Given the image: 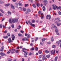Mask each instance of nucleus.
I'll list each match as a JSON object with an SVG mask.
<instances>
[{"instance_id":"nucleus-38","label":"nucleus","mask_w":61,"mask_h":61,"mask_svg":"<svg viewBox=\"0 0 61 61\" xmlns=\"http://www.w3.org/2000/svg\"><path fill=\"white\" fill-rule=\"evenodd\" d=\"M52 47L53 48H55L56 47V46L55 45H53L52 46Z\"/></svg>"},{"instance_id":"nucleus-9","label":"nucleus","mask_w":61,"mask_h":61,"mask_svg":"<svg viewBox=\"0 0 61 61\" xmlns=\"http://www.w3.org/2000/svg\"><path fill=\"white\" fill-rule=\"evenodd\" d=\"M42 60L43 61L44 60H45V59H46V56H45V55H43L42 56Z\"/></svg>"},{"instance_id":"nucleus-30","label":"nucleus","mask_w":61,"mask_h":61,"mask_svg":"<svg viewBox=\"0 0 61 61\" xmlns=\"http://www.w3.org/2000/svg\"><path fill=\"white\" fill-rule=\"evenodd\" d=\"M19 10H22V8L21 7H19Z\"/></svg>"},{"instance_id":"nucleus-1","label":"nucleus","mask_w":61,"mask_h":61,"mask_svg":"<svg viewBox=\"0 0 61 61\" xmlns=\"http://www.w3.org/2000/svg\"><path fill=\"white\" fill-rule=\"evenodd\" d=\"M25 50L26 51L27 50V49L25 48H23L22 49V50L23 52H24V57H27V56L26 55H28V54H27L28 52L26 51H24V50Z\"/></svg>"},{"instance_id":"nucleus-34","label":"nucleus","mask_w":61,"mask_h":61,"mask_svg":"<svg viewBox=\"0 0 61 61\" xmlns=\"http://www.w3.org/2000/svg\"><path fill=\"white\" fill-rule=\"evenodd\" d=\"M9 5H10V4H6L5 5V6H9Z\"/></svg>"},{"instance_id":"nucleus-64","label":"nucleus","mask_w":61,"mask_h":61,"mask_svg":"<svg viewBox=\"0 0 61 61\" xmlns=\"http://www.w3.org/2000/svg\"><path fill=\"white\" fill-rule=\"evenodd\" d=\"M25 61V60L24 59L22 58V61Z\"/></svg>"},{"instance_id":"nucleus-8","label":"nucleus","mask_w":61,"mask_h":61,"mask_svg":"<svg viewBox=\"0 0 61 61\" xmlns=\"http://www.w3.org/2000/svg\"><path fill=\"white\" fill-rule=\"evenodd\" d=\"M8 43H11V42H12L13 41H12L11 40V38H9V39H8Z\"/></svg>"},{"instance_id":"nucleus-50","label":"nucleus","mask_w":61,"mask_h":61,"mask_svg":"<svg viewBox=\"0 0 61 61\" xmlns=\"http://www.w3.org/2000/svg\"><path fill=\"white\" fill-rule=\"evenodd\" d=\"M28 23H29L30 25L32 23L30 22V20H29Z\"/></svg>"},{"instance_id":"nucleus-7","label":"nucleus","mask_w":61,"mask_h":61,"mask_svg":"<svg viewBox=\"0 0 61 61\" xmlns=\"http://www.w3.org/2000/svg\"><path fill=\"white\" fill-rule=\"evenodd\" d=\"M22 40L23 41H26L28 40H27V38L25 37L24 38H23V39H22Z\"/></svg>"},{"instance_id":"nucleus-13","label":"nucleus","mask_w":61,"mask_h":61,"mask_svg":"<svg viewBox=\"0 0 61 61\" xmlns=\"http://www.w3.org/2000/svg\"><path fill=\"white\" fill-rule=\"evenodd\" d=\"M0 55L2 57H3V56H5V54L4 53L1 52L0 53Z\"/></svg>"},{"instance_id":"nucleus-17","label":"nucleus","mask_w":61,"mask_h":61,"mask_svg":"<svg viewBox=\"0 0 61 61\" xmlns=\"http://www.w3.org/2000/svg\"><path fill=\"white\" fill-rule=\"evenodd\" d=\"M56 8L57 9H60L61 8V6H59V7L57 6H56Z\"/></svg>"},{"instance_id":"nucleus-15","label":"nucleus","mask_w":61,"mask_h":61,"mask_svg":"<svg viewBox=\"0 0 61 61\" xmlns=\"http://www.w3.org/2000/svg\"><path fill=\"white\" fill-rule=\"evenodd\" d=\"M58 57L57 56L55 57L54 59V61H57V58Z\"/></svg>"},{"instance_id":"nucleus-32","label":"nucleus","mask_w":61,"mask_h":61,"mask_svg":"<svg viewBox=\"0 0 61 61\" xmlns=\"http://www.w3.org/2000/svg\"><path fill=\"white\" fill-rule=\"evenodd\" d=\"M42 57V55H40L39 56V59H40L41 57Z\"/></svg>"},{"instance_id":"nucleus-14","label":"nucleus","mask_w":61,"mask_h":61,"mask_svg":"<svg viewBox=\"0 0 61 61\" xmlns=\"http://www.w3.org/2000/svg\"><path fill=\"white\" fill-rule=\"evenodd\" d=\"M57 25V26H60V25H61V23H57L56 24Z\"/></svg>"},{"instance_id":"nucleus-2","label":"nucleus","mask_w":61,"mask_h":61,"mask_svg":"<svg viewBox=\"0 0 61 61\" xmlns=\"http://www.w3.org/2000/svg\"><path fill=\"white\" fill-rule=\"evenodd\" d=\"M18 21V19L17 18H15L12 20V22L13 23H17Z\"/></svg>"},{"instance_id":"nucleus-5","label":"nucleus","mask_w":61,"mask_h":61,"mask_svg":"<svg viewBox=\"0 0 61 61\" xmlns=\"http://www.w3.org/2000/svg\"><path fill=\"white\" fill-rule=\"evenodd\" d=\"M52 6L53 7V9L54 10H56V8L55 7V6L56 7V6H57L55 4H53L52 5Z\"/></svg>"},{"instance_id":"nucleus-19","label":"nucleus","mask_w":61,"mask_h":61,"mask_svg":"<svg viewBox=\"0 0 61 61\" xmlns=\"http://www.w3.org/2000/svg\"><path fill=\"white\" fill-rule=\"evenodd\" d=\"M43 11H45V10H46V8H45V6L43 7Z\"/></svg>"},{"instance_id":"nucleus-4","label":"nucleus","mask_w":61,"mask_h":61,"mask_svg":"<svg viewBox=\"0 0 61 61\" xmlns=\"http://www.w3.org/2000/svg\"><path fill=\"white\" fill-rule=\"evenodd\" d=\"M61 42V40H59V41H58L56 42V43H57V44H58V46H59V45L60 44V42Z\"/></svg>"},{"instance_id":"nucleus-49","label":"nucleus","mask_w":61,"mask_h":61,"mask_svg":"<svg viewBox=\"0 0 61 61\" xmlns=\"http://www.w3.org/2000/svg\"><path fill=\"white\" fill-rule=\"evenodd\" d=\"M35 49L36 51H37V50H38V48L37 47H36L35 48Z\"/></svg>"},{"instance_id":"nucleus-31","label":"nucleus","mask_w":61,"mask_h":61,"mask_svg":"<svg viewBox=\"0 0 61 61\" xmlns=\"http://www.w3.org/2000/svg\"><path fill=\"white\" fill-rule=\"evenodd\" d=\"M36 5L38 7H39L40 5V4L39 3H37L36 4Z\"/></svg>"},{"instance_id":"nucleus-56","label":"nucleus","mask_w":61,"mask_h":61,"mask_svg":"<svg viewBox=\"0 0 61 61\" xmlns=\"http://www.w3.org/2000/svg\"><path fill=\"white\" fill-rule=\"evenodd\" d=\"M3 26L4 28H5V25H3Z\"/></svg>"},{"instance_id":"nucleus-62","label":"nucleus","mask_w":61,"mask_h":61,"mask_svg":"<svg viewBox=\"0 0 61 61\" xmlns=\"http://www.w3.org/2000/svg\"><path fill=\"white\" fill-rule=\"evenodd\" d=\"M7 35H8V36H10V33H8L7 34Z\"/></svg>"},{"instance_id":"nucleus-26","label":"nucleus","mask_w":61,"mask_h":61,"mask_svg":"<svg viewBox=\"0 0 61 61\" xmlns=\"http://www.w3.org/2000/svg\"><path fill=\"white\" fill-rule=\"evenodd\" d=\"M11 20H12L11 19H10L9 20V22L11 24H12V21H11Z\"/></svg>"},{"instance_id":"nucleus-39","label":"nucleus","mask_w":61,"mask_h":61,"mask_svg":"<svg viewBox=\"0 0 61 61\" xmlns=\"http://www.w3.org/2000/svg\"><path fill=\"white\" fill-rule=\"evenodd\" d=\"M11 26L12 28H14V25L13 24H12L11 25Z\"/></svg>"},{"instance_id":"nucleus-20","label":"nucleus","mask_w":61,"mask_h":61,"mask_svg":"<svg viewBox=\"0 0 61 61\" xmlns=\"http://www.w3.org/2000/svg\"><path fill=\"white\" fill-rule=\"evenodd\" d=\"M30 25H31V26H33V27H35V25L32 24V23L30 24Z\"/></svg>"},{"instance_id":"nucleus-43","label":"nucleus","mask_w":61,"mask_h":61,"mask_svg":"<svg viewBox=\"0 0 61 61\" xmlns=\"http://www.w3.org/2000/svg\"><path fill=\"white\" fill-rule=\"evenodd\" d=\"M48 58H49L50 57V55H47L46 56Z\"/></svg>"},{"instance_id":"nucleus-40","label":"nucleus","mask_w":61,"mask_h":61,"mask_svg":"<svg viewBox=\"0 0 61 61\" xmlns=\"http://www.w3.org/2000/svg\"><path fill=\"white\" fill-rule=\"evenodd\" d=\"M15 52L16 53H19V51H18V50H16L15 51Z\"/></svg>"},{"instance_id":"nucleus-52","label":"nucleus","mask_w":61,"mask_h":61,"mask_svg":"<svg viewBox=\"0 0 61 61\" xmlns=\"http://www.w3.org/2000/svg\"><path fill=\"white\" fill-rule=\"evenodd\" d=\"M38 39V37H36V39H35V41H37V40Z\"/></svg>"},{"instance_id":"nucleus-36","label":"nucleus","mask_w":61,"mask_h":61,"mask_svg":"<svg viewBox=\"0 0 61 61\" xmlns=\"http://www.w3.org/2000/svg\"><path fill=\"white\" fill-rule=\"evenodd\" d=\"M18 36H23V35L21 34H18Z\"/></svg>"},{"instance_id":"nucleus-28","label":"nucleus","mask_w":61,"mask_h":61,"mask_svg":"<svg viewBox=\"0 0 61 61\" xmlns=\"http://www.w3.org/2000/svg\"><path fill=\"white\" fill-rule=\"evenodd\" d=\"M48 17L49 19H50L51 17V15H48Z\"/></svg>"},{"instance_id":"nucleus-54","label":"nucleus","mask_w":61,"mask_h":61,"mask_svg":"<svg viewBox=\"0 0 61 61\" xmlns=\"http://www.w3.org/2000/svg\"><path fill=\"white\" fill-rule=\"evenodd\" d=\"M30 36V35L29 34L27 36V37H28V38H29V37Z\"/></svg>"},{"instance_id":"nucleus-12","label":"nucleus","mask_w":61,"mask_h":61,"mask_svg":"<svg viewBox=\"0 0 61 61\" xmlns=\"http://www.w3.org/2000/svg\"><path fill=\"white\" fill-rule=\"evenodd\" d=\"M41 19H43V18H44V16H43L44 15V14H43V13H42L41 14Z\"/></svg>"},{"instance_id":"nucleus-23","label":"nucleus","mask_w":61,"mask_h":61,"mask_svg":"<svg viewBox=\"0 0 61 61\" xmlns=\"http://www.w3.org/2000/svg\"><path fill=\"white\" fill-rule=\"evenodd\" d=\"M0 11L2 13H3V14L4 13V11H3V10L0 9Z\"/></svg>"},{"instance_id":"nucleus-58","label":"nucleus","mask_w":61,"mask_h":61,"mask_svg":"<svg viewBox=\"0 0 61 61\" xmlns=\"http://www.w3.org/2000/svg\"><path fill=\"white\" fill-rule=\"evenodd\" d=\"M5 19V18H3L2 19V21H3Z\"/></svg>"},{"instance_id":"nucleus-59","label":"nucleus","mask_w":61,"mask_h":61,"mask_svg":"<svg viewBox=\"0 0 61 61\" xmlns=\"http://www.w3.org/2000/svg\"><path fill=\"white\" fill-rule=\"evenodd\" d=\"M20 32H21V33H22V34H23V33H24V31H23V30L20 31Z\"/></svg>"},{"instance_id":"nucleus-37","label":"nucleus","mask_w":61,"mask_h":61,"mask_svg":"<svg viewBox=\"0 0 61 61\" xmlns=\"http://www.w3.org/2000/svg\"><path fill=\"white\" fill-rule=\"evenodd\" d=\"M55 20H60V18H57L55 19Z\"/></svg>"},{"instance_id":"nucleus-48","label":"nucleus","mask_w":61,"mask_h":61,"mask_svg":"<svg viewBox=\"0 0 61 61\" xmlns=\"http://www.w3.org/2000/svg\"><path fill=\"white\" fill-rule=\"evenodd\" d=\"M51 40L52 41H54V39H53V36L52 37Z\"/></svg>"},{"instance_id":"nucleus-18","label":"nucleus","mask_w":61,"mask_h":61,"mask_svg":"<svg viewBox=\"0 0 61 61\" xmlns=\"http://www.w3.org/2000/svg\"><path fill=\"white\" fill-rule=\"evenodd\" d=\"M19 5H20V6H22V4L20 2H19Z\"/></svg>"},{"instance_id":"nucleus-44","label":"nucleus","mask_w":61,"mask_h":61,"mask_svg":"<svg viewBox=\"0 0 61 61\" xmlns=\"http://www.w3.org/2000/svg\"><path fill=\"white\" fill-rule=\"evenodd\" d=\"M44 3H47V2H48V1L47 0H45L44 1H43Z\"/></svg>"},{"instance_id":"nucleus-63","label":"nucleus","mask_w":61,"mask_h":61,"mask_svg":"<svg viewBox=\"0 0 61 61\" xmlns=\"http://www.w3.org/2000/svg\"><path fill=\"white\" fill-rule=\"evenodd\" d=\"M41 11H39V14H41Z\"/></svg>"},{"instance_id":"nucleus-25","label":"nucleus","mask_w":61,"mask_h":61,"mask_svg":"<svg viewBox=\"0 0 61 61\" xmlns=\"http://www.w3.org/2000/svg\"><path fill=\"white\" fill-rule=\"evenodd\" d=\"M38 53L39 54H42V52L40 51H38Z\"/></svg>"},{"instance_id":"nucleus-60","label":"nucleus","mask_w":61,"mask_h":61,"mask_svg":"<svg viewBox=\"0 0 61 61\" xmlns=\"http://www.w3.org/2000/svg\"><path fill=\"white\" fill-rule=\"evenodd\" d=\"M52 10V8L50 7L49 9V11H50V10Z\"/></svg>"},{"instance_id":"nucleus-10","label":"nucleus","mask_w":61,"mask_h":61,"mask_svg":"<svg viewBox=\"0 0 61 61\" xmlns=\"http://www.w3.org/2000/svg\"><path fill=\"white\" fill-rule=\"evenodd\" d=\"M31 10L30 9H29L27 10V11L25 13L26 14H28V13H29V12H30Z\"/></svg>"},{"instance_id":"nucleus-46","label":"nucleus","mask_w":61,"mask_h":61,"mask_svg":"<svg viewBox=\"0 0 61 61\" xmlns=\"http://www.w3.org/2000/svg\"><path fill=\"white\" fill-rule=\"evenodd\" d=\"M19 28H18L17 29H20L21 28V26L20 25H19L18 26Z\"/></svg>"},{"instance_id":"nucleus-57","label":"nucleus","mask_w":61,"mask_h":61,"mask_svg":"<svg viewBox=\"0 0 61 61\" xmlns=\"http://www.w3.org/2000/svg\"><path fill=\"white\" fill-rule=\"evenodd\" d=\"M0 28L2 27V24H0Z\"/></svg>"},{"instance_id":"nucleus-55","label":"nucleus","mask_w":61,"mask_h":61,"mask_svg":"<svg viewBox=\"0 0 61 61\" xmlns=\"http://www.w3.org/2000/svg\"><path fill=\"white\" fill-rule=\"evenodd\" d=\"M46 40V39H43L42 40V41H44Z\"/></svg>"},{"instance_id":"nucleus-24","label":"nucleus","mask_w":61,"mask_h":61,"mask_svg":"<svg viewBox=\"0 0 61 61\" xmlns=\"http://www.w3.org/2000/svg\"><path fill=\"white\" fill-rule=\"evenodd\" d=\"M23 11H25L26 10V8H23Z\"/></svg>"},{"instance_id":"nucleus-53","label":"nucleus","mask_w":61,"mask_h":61,"mask_svg":"<svg viewBox=\"0 0 61 61\" xmlns=\"http://www.w3.org/2000/svg\"><path fill=\"white\" fill-rule=\"evenodd\" d=\"M3 15L1 13H0V16H3Z\"/></svg>"},{"instance_id":"nucleus-21","label":"nucleus","mask_w":61,"mask_h":61,"mask_svg":"<svg viewBox=\"0 0 61 61\" xmlns=\"http://www.w3.org/2000/svg\"><path fill=\"white\" fill-rule=\"evenodd\" d=\"M53 28H56V29H57V28L56 26L55 25L53 26Z\"/></svg>"},{"instance_id":"nucleus-42","label":"nucleus","mask_w":61,"mask_h":61,"mask_svg":"<svg viewBox=\"0 0 61 61\" xmlns=\"http://www.w3.org/2000/svg\"><path fill=\"white\" fill-rule=\"evenodd\" d=\"M35 22V20H33L32 21V23H34Z\"/></svg>"},{"instance_id":"nucleus-27","label":"nucleus","mask_w":61,"mask_h":61,"mask_svg":"<svg viewBox=\"0 0 61 61\" xmlns=\"http://www.w3.org/2000/svg\"><path fill=\"white\" fill-rule=\"evenodd\" d=\"M32 5L33 6V7H34V8H36V5H35L33 4Z\"/></svg>"},{"instance_id":"nucleus-29","label":"nucleus","mask_w":61,"mask_h":61,"mask_svg":"<svg viewBox=\"0 0 61 61\" xmlns=\"http://www.w3.org/2000/svg\"><path fill=\"white\" fill-rule=\"evenodd\" d=\"M45 52L46 53H49V51L47 50H46L45 51Z\"/></svg>"},{"instance_id":"nucleus-11","label":"nucleus","mask_w":61,"mask_h":61,"mask_svg":"<svg viewBox=\"0 0 61 61\" xmlns=\"http://www.w3.org/2000/svg\"><path fill=\"white\" fill-rule=\"evenodd\" d=\"M12 40H14L15 39V37L14 36V35H12Z\"/></svg>"},{"instance_id":"nucleus-45","label":"nucleus","mask_w":61,"mask_h":61,"mask_svg":"<svg viewBox=\"0 0 61 61\" xmlns=\"http://www.w3.org/2000/svg\"><path fill=\"white\" fill-rule=\"evenodd\" d=\"M8 14H10V15H11V13L9 11H8Z\"/></svg>"},{"instance_id":"nucleus-41","label":"nucleus","mask_w":61,"mask_h":61,"mask_svg":"<svg viewBox=\"0 0 61 61\" xmlns=\"http://www.w3.org/2000/svg\"><path fill=\"white\" fill-rule=\"evenodd\" d=\"M2 3H4V2L0 0V3L1 4H2Z\"/></svg>"},{"instance_id":"nucleus-61","label":"nucleus","mask_w":61,"mask_h":61,"mask_svg":"<svg viewBox=\"0 0 61 61\" xmlns=\"http://www.w3.org/2000/svg\"><path fill=\"white\" fill-rule=\"evenodd\" d=\"M7 30H5V31L4 32V33H7Z\"/></svg>"},{"instance_id":"nucleus-6","label":"nucleus","mask_w":61,"mask_h":61,"mask_svg":"<svg viewBox=\"0 0 61 61\" xmlns=\"http://www.w3.org/2000/svg\"><path fill=\"white\" fill-rule=\"evenodd\" d=\"M4 47L3 46H2L1 48L0 49V51L3 52L4 51Z\"/></svg>"},{"instance_id":"nucleus-47","label":"nucleus","mask_w":61,"mask_h":61,"mask_svg":"<svg viewBox=\"0 0 61 61\" xmlns=\"http://www.w3.org/2000/svg\"><path fill=\"white\" fill-rule=\"evenodd\" d=\"M28 6V4H25V7H26L27 6Z\"/></svg>"},{"instance_id":"nucleus-51","label":"nucleus","mask_w":61,"mask_h":61,"mask_svg":"<svg viewBox=\"0 0 61 61\" xmlns=\"http://www.w3.org/2000/svg\"><path fill=\"white\" fill-rule=\"evenodd\" d=\"M58 14L60 15H61V12H60V11H59V12H58Z\"/></svg>"},{"instance_id":"nucleus-16","label":"nucleus","mask_w":61,"mask_h":61,"mask_svg":"<svg viewBox=\"0 0 61 61\" xmlns=\"http://www.w3.org/2000/svg\"><path fill=\"white\" fill-rule=\"evenodd\" d=\"M11 7L12 9H15V7H14V6H13V5L12 4H11Z\"/></svg>"},{"instance_id":"nucleus-3","label":"nucleus","mask_w":61,"mask_h":61,"mask_svg":"<svg viewBox=\"0 0 61 61\" xmlns=\"http://www.w3.org/2000/svg\"><path fill=\"white\" fill-rule=\"evenodd\" d=\"M56 52V50H52L51 52V55H53Z\"/></svg>"},{"instance_id":"nucleus-22","label":"nucleus","mask_w":61,"mask_h":61,"mask_svg":"<svg viewBox=\"0 0 61 61\" xmlns=\"http://www.w3.org/2000/svg\"><path fill=\"white\" fill-rule=\"evenodd\" d=\"M55 31L56 33L58 32V30L57 29H56L55 30Z\"/></svg>"},{"instance_id":"nucleus-33","label":"nucleus","mask_w":61,"mask_h":61,"mask_svg":"<svg viewBox=\"0 0 61 61\" xmlns=\"http://www.w3.org/2000/svg\"><path fill=\"white\" fill-rule=\"evenodd\" d=\"M30 50H31V51L32 50L33 51V50H34V48L33 47L31 48L30 49Z\"/></svg>"},{"instance_id":"nucleus-35","label":"nucleus","mask_w":61,"mask_h":61,"mask_svg":"<svg viewBox=\"0 0 61 61\" xmlns=\"http://www.w3.org/2000/svg\"><path fill=\"white\" fill-rule=\"evenodd\" d=\"M3 38H5V39H6L7 38H8V36H6L5 37L4 36Z\"/></svg>"}]
</instances>
